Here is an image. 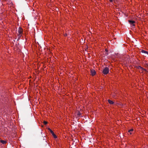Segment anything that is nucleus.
Listing matches in <instances>:
<instances>
[{
	"instance_id": "5",
	"label": "nucleus",
	"mask_w": 148,
	"mask_h": 148,
	"mask_svg": "<svg viewBox=\"0 0 148 148\" xmlns=\"http://www.w3.org/2000/svg\"><path fill=\"white\" fill-rule=\"evenodd\" d=\"M91 75L93 76L95 75L96 74V72L94 70H91Z\"/></svg>"
},
{
	"instance_id": "13",
	"label": "nucleus",
	"mask_w": 148,
	"mask_h": 148,
	"mask_svg": "<svg viewBox=\"0 0 148 148\" xmlns=\"http://www.w3.org/2000/svg\"><path fill=\"white\" fill-rule=\"evenodd\" d=\"M109 1L110 2H111V3L113 2L112 0H109Z\"/></svg>"
},
{
	"instance_id": "4",
	"label": "nucleus",
	"mask_w": 148,
	"mask_h": 148,
	"mask_svg": "<svg viewBox=\"0 0 148 148\" xmlns=\"http://www.w3.org/2000/svg\"><path fill=\"white\" fill-rule=\"evenodd\" d=\"M23 32V30L22 29L21 27H19L18 29V32L19 34H21Z\"/></svg>"
},
{
	"instance_id": "2",
	"label": "nucleus",
	"mask_w": 148,
	"mask_h": 148,
	"mask_svg": "<svg viewBox=\"0 0 148 148\" xmlns=\"http://www.w3.org/2000/svg\"><path fill=\"white\" fill-rule=\"evenodd\" d=\"M109 69L107 67L104 69L103 71V73L104 74H107L109 72Z\"/></svg>"
},
{
	"instance_id": "6",
	"label": "nucleus",
	"mask_w": 148,
	"mask_h": 148,
	"mask_svg": "<svg viewBox=\"0 0 148 148\" xmlns=\"http://www.w3.org/2000/svg\"><path fill=\"white\" fill-rule=\"evenodd\" d=\"M133 129H131L130 130H129L128 131V134H130V135H131L132 134V132L133 131Z\"/></svg>"
},
{
	"instance_id": "14",
	"label": "nucleus",
	"mask_w": 148,
	"mask_h": 148,
	"mask_svg": "<svg viewBox=\"0 0 148 148\" xmlns=\"http://www.w3.org/2000/svg\"><path fill=\"white\" fill-rule=\"evenodd\" d=\"M80 114H81V113L80 112H79L78 114V115H80Z\"/></svg>"
},
{
	"instance_id": "9",
	"label": "nucleus",
	"mask_w": 148,
	"mask_h": 148,
	"mask_svg": "<svg viewBox=\"0 0 148 148\" xmlns=\"http://www.w3.org/2000/svg\"><path fill=\"white\" fill-rule=\"evenodd\" d=\"M48 129L50 131V132L52 134H53L54 133V132H53L50 128H49Z\"/></svg>"
},
{
	"instance_id": "3",
	"label": "nucleus",
	"mask_w": 148,
	"mask_h": 148,
	"mask_svg": "<svg viewBox=\"0 0 148 148\" xmlns=\"http://www.w3.org/2000/svg\"><path fill=\"white\" fill-rule=\"evenodd\" d=\"M128 22L130 24L132 25V26H135L134 23L135 22L134 21L132 20H129Z\"/></svg>"
},
{
	"instance_id": "8",
	"label": "nucleus",
	"mask_w": 148,
	"mask_h": 148,
	"mask_svg": "<svg viewBox=\"0 0 148 148\" xmlns=\"http://www.w3.org/2000/svg\"><path fill=\"white\" fill-rule=\"evenodd\" d=\"M108 101L109 103L110 104H113L114 103V102L111 100H108Z\"/></svg>"
},
{
	"instance_id": "12",
	"label": "nucleus",
	"mask_w": 148,
	"mask_h": 148,
	"mask_svg": "<svg viewBox=\"0 0 148 148\" xmlns=\"http://www.w3.org/2000/svg\"><path fill=\"white\" fill-rule=\"evenodd\" d=\"M44 124L46 125L47 124V121H44Z\"/></svg>"
},
{
	"instance_id": "11",
	"label": "nucleus",
	"mask_w": 148,
	"mask_h": 148,
	"mask_svg": "<svg viewBox=\"0 0 148 148\" xmlns=\"http://www.w3.org/2000/svg\"><path fill=\"white\" fill-rule=\"evenodd\" d=\"M142 52L145 53H148V52L147 51H142Z\"/></svg>"
},
{
	"instance_id": "1",
	"label": "nucleus",
	"mask_w": 148,
	"mask_h": 148,
	"mask_svg": "<svg viewBox=\"0 0 148 148\" xmlns=\"http://www.w3.org/2000/svg\"><path fill=\"white\" fill-rule=\"evenodd\" d=\"M138 69L139 70V71L141 73H143L144 71H145L147 72H148V71L145 69H144L142 67L140 66H138Z\"/></svg>"
},
{
	"instance_id": "15",
	"label": "nucleus",
	"mask_w": 148,
	"mask_h": 148,
	"mask_svg": "<svg viewBox=\"0 0 148 148\" xmlns=\"http://www.w3.org/2000/svg\"><path fill=\"white\" fill-rule=\"evenodd\" d=\"M106 51H107V50H106Z\"/></svg>"
},
{
	"instance_id": "16",
	"label": "nucleus",
	"mask_w": 148,
	"mask_h": 148,
	"mask_svg": "<svg viewBox=\"0 0 148 148\" xmlns=\"http://www.w3.org/2000/svg\"><path fill=\"white\" fill-rule=\"evenodd\" d=\"M147 67H148V65H147Z\"/></svg>"
},
{
	"instance_id": "10",
	"label": "nucleus",
	"mask_w": 148,
	"mask_h": 148,
	"mask_svg": "<svg viewBox=\"0 0 148 148\" xmlns=\"http://www.w3.org/2000/svg\"><path fill=\"white\" fill-rule=\"evenodd\" d=\"M52 134L53 135L54 138H57V136H56V135L54 133Z\"/></svg>"
},
{
	"instance_id": "7",
	"label": "nucleus",
	"mask_w": 148,
	"mask_h": 148,
	"mask_svg": "<svg viewBox=\"0 0 148 148\" xmlns=\"http://www.w3.org/2000/svg\"><path fill=\"white\" fill-rule=\"evenodd\" d=\"M0 142L1 143H3V144H5L6 143V142L5 141L2 140H1Z\"/></svg>"
}]
</instances>
